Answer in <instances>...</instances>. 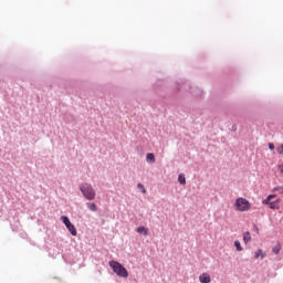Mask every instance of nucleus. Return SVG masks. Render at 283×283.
<instances>
[{
  "instance_id": "obj_5",
  "label": "nucleus",
  "mask_w": 283,
  "mask_h": 283,
  "mask_svg": "<svg viewBox=\"0 0 283 283\" xmlns=\"http://www.w3.org/2000/svg\"><path fill=\"white\" fill-rule=\"evenodd\" d=\"M199 282H201V283H211V275H209V273L200 274Z\"/></svg>"
},
{
  "instance_id": "obj_19",
  "label": "nucleus",
  "mask_w": 283,
  "mask_h": 283,
  "mask_svg": "<svg viewBox=\"0 0 283 283\" xmlns=\"http://www.w3.org/2000/svg\"><path fill=\"white\" fill-rule=\"evenodd\" d=\"M253 229H254L255 233H258V234L260 233V229L258 228V226L254 224Z\"/></svg>"
},
{
  "instance_id": "obj_14",
  "label": "nucleus",
  "mask_w": 283,
  "mask_h": 283,
  "mask_svg": "<svg viewBox=\"0 0 283 283\" xmlns=\"http://www.w3.org/2000/svg\"><path fill=\"white\" fill-rule=\"evenodd\" d=\"M234 247H235L237 251H243L242 244L240 243L239 240L234 241Z\"/></svg>"
},
{
  "instance_id": "obj_20",
  "label": "nucleus",
  "mask_w": 283,
  "mask_h": 283,
  "mask_svg": "<svg viewBox=\"0 0 283 283\" xmlns=\"http://www.w3.org/2000/svg\"><path fill=\"white\" fill-rule=\"evenodd\" d=\"M279 171H280L281 174H283V165H280V166H279Z\"/></svg>"
},
{
  "instance_id": "obj_17",
  "label": "nucleus",
  "mask_w": 283,
  "mask_h": 283,
  "mask_svg": "<svg viewBox=\"0 0 283 283\" xmlns=\"http://www.w3.org/2000/svg\"><path fill=\"white\" fill-rule=\"evenodd\" d=\"M274 191H279L280 193L283 195V187H275Z\"/></svg>"
},
{
  "instance_id": "obj_12",
  "label": "nucleus",
  "mask_w": 283,
  "mask_h": 283,
  "mask_svg": "<svg viewBox=\"0 0 283 283\" xmlns=\"http://www.w3.org/2000/svg\"><path fill=\"white\" fill-rule=\"evenodd\" d=\"M178 182L179 185H187V178L185 177V175H179L178 176Z\"/></svg>"
},
{
  "instance_id": "obj_13",
  "label": "nucleus",
  "mask_w": 283,
  "mask_h": 283,
  "mask_svg": "<svg viewBox=\"0 0 283 283\" xmlns=\"http://www.w3.org/2000/svg\"><path fill=\"white\" fill-rule=\"evenodd\" d=\"M280 251H282V245H280V243H277L276 245L273 247L272 253L277 255V253H280Z\"/></svg>"
},
{
  "instance_id": "obj_21",
  "label": "nucleus",
  "mask_w": 283,
  "mask_h": 283,
  "mask_svg": "<svg viewBox=\"0 0 283 283\" xmlns=\"http://www.w3.org/2000/svg\"><path fill=\"white\" fill-rule=\"evenodd\" d=\"M281 149H282V151H283V144H282V146H281Z\"/></svg>"
},
{
  "instance_id": "obj_6",
  "label": "nucleus",
  "mask_w": 283,
  "mask_h": 283,
  "mask_svg": "<svg viewBox=\"0 0 283 283\" xmlns=\"http://www.w3.org/2000/svg\"><path fill=\"white\" fill-rule=\"evenodd\" d=\"M265 256H266V254L262 251V249L256 250V252L254 254L255 260H258L260 258H261V260H264Z\"/></svg>"
},
{
  "instance_id": "obj_2",
  "label": "nucleus",
  "mask_w": 283,
  "mask_h": 283,
  "mask_svg": "<svg viewBox=\"0 0 283 283\" xmlns=\"http://www.w3.org/2000/svg\"><path fill=\"white\" fill-rule=\"evenodd\" d=\"M109 266L119 277H129V272L118 261H111Z\"/></svg>"
},
{
  "instance_id": "obj_15",
  "label": "nucleus",
  "mask_w": 283,
  "mask_h": 283,
  "mask_svg": "<svg viewBox=\"0 0 283 283\" xmlns=\"http://www.w3.org/2000/svg\"><path fill=\"white\" fill-rule=\"evenodd\" d=\"M277 202H280V199L273 202H270V209H277Z\"/></svg>"
},
{
  "instance_id": "obj_1",
  "label": "nucleus",
  "mask_w": 283,
  "mask_h": 283,
  "mask_svg": "<svg viewBox=\"0 0 283 283\" xmlns=\"http://www.w3.org/2000/svg\"><path fill=\"white\" fill-rule=\"evenodd\" d=\"M80 190L86 200H94L96 198V190L90 184L80 185Z\"/></svg>"
},
{
  "instance_id": "obj_10",
  "label": "nucleus",
  "mask_w": 283,
  "mask_h": 283,
  "mask_svg": "<svg viewBox=\"0 0 283 283\" xmlns=\"http://www.w3.org/2000/svg\"><path fill=\"white\" fill-rule=\"evenodd\" d=\"M87 209H90V211H98V207L94 202H88Z\"/></svg>"
},
{
  "instance_id": "obj_18",
  "label": "nucleus",
  "mask_w": 283,
  "mask_h": 283,
  "mask_svg": "<svg viewBox=\"0 0 283 283\" xmlns=\"http://www.w3.org/2000/svg\"><path fill=\"white\" fill-rule=\"evenodd\" d=\"M269 149H271V150L275 149V145H273V143H270L269 144Z\"/></svg>"
},
{
  "instance_id": "obj_8",
  "label": "nucleus",
  "mask_w": 283,
  "mask_h": 283,
  "mask_svg": "<svg viewBox=\"0 0 283 283\" xmlns=\"http://www.w3.org/2000/svg\"><path fill=\"white\" fill-rule=\"evenodd\" d=\"M146 160L147 163H151V164L156 163V156L154 155V153L147 154Z\"/></svg>"
},
{
  "instance_id": "obj_11",
  "label": "nucleus",
  "mask_w": 283,
  "mask_h": 283,
  "mask_svg": "<svg viewBox=\"0 0 283 283\" xmlns=\"http://www.w3.org/2000/svg\"><path fill=\"white\" fill-rule=\"evenodd\" d=\"M137 233H140V234H143V235H147V233H148V230H147V228L146 227H138L137 228Z\"/></svg>"
},
{
  "instance_id": "obj_3",
  "label": "nucleus",
  "mask_w": 283,
  "mask_h": 283,
  "mask_svg": "<svg viewBox=\"0 0 283 283\" xmlns=\"http://www.w3.org/2000/svg\"><path fill=\"white\" fill-rule=\"evenodd\" d=\"M234 209H235V211H241V212L250 211L251 202H249V200H247L242 197L237 198L234 201Z\"/></svg>"
},
{
  "instance_id": "obj_4",
  "label": "nucleus",
  "mask_w": 283,
  "mask_h": 283,
  "mask_svg": "<svg viewBox=\"0 0 283 283\" xmlns=\"http://www.w3.org/2000/svg\"><path fill=\"white\" fill-rule=\"evenodd\" d=\"M61 220L63 224H65L67 231H70L71 235H77L76 227L70 221V218L67 216H62Z\"/></svg>"
},
{
  "instance_id": "obj_7",
  "label": "nucleus",
  "mask_w": 283,
  "mask_h": 283,
  "mask_svg": "<svg viewBox=\"0 0 283 283\" xmlns=\"http://www.w3.org/2000/svg\"><path fill=\"white\" fill-rule=\"evenodd\" d=\"M273 198H277V195H269L263 201L262 205H269L271 203V201L273 200Z\"/></svg>"
},
{
  "instance_id": "obj_9",
  "label": "nucleus",
  "mask_w": 283,
  "mask_h": 283,
  "mask_svg": "<svg viewBox=\"0 0 283 283\" xmlns=\"http://www.w3.org/2000/svg\"><path fill=\"white\" fill-rule=\"evenodd\" d=\"M250 240H251V232H244L243 233V242H244V244H249Z\"/></svg>"
},
{
  "instance_id": "obj_16",
  "label": "nucleus",
  "mask_w": 283,
  "mask_h": 283,
  "mask_svg": "<svg viewBox=\"0 0 283 283\" xmlns=\"http://www.w3.org/2000/svg\"><path fill=\"white\" fill-rule=\"evenodd\" d=\"M137 188L142 190V193H147V189H145V186H143V184H138Z\"/></svg>"
}]
</instances>
